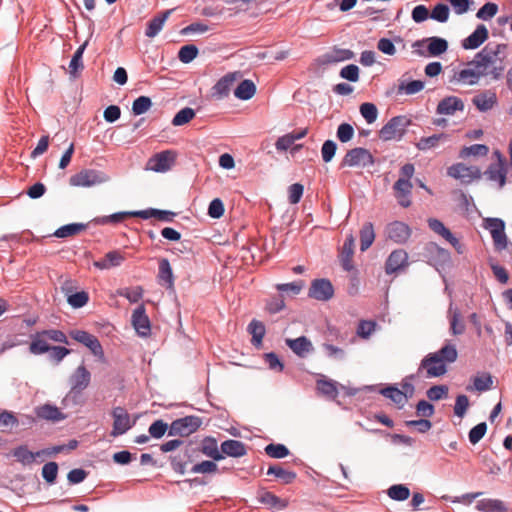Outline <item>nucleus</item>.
I'll list each match as a JSON object with an SVG mask.
<instances>
[{
    "instance_id": "f257e3e1",
    "label": "nucleus",
    "mask_w": 512,
    "mask_h": 512,
    "mask_svg": "<svg viewBox=\"0 0 512 512\" xmlns=\"http://www.w3.org/2000/svg\"><path fill=\"white\" fill-rule=\"evenodd\" d=\"M507 44L488 43L481 51L475 54L468 66L475 67L480 78L490 77L492 80H499L503 76L504 58Z\"/></svg>"
},
{
    "instance_id": "f03ea898",
    "label": "nucleus",
    "mask_w": 512,
    "mask_h": 512,
    "mask_svg": "<svg viewBox=\"0 0 512 512\" xmlns=\"http://www.w3.org/2000/svg\"><path fill=\"white\" fill-rule=\"evenodd\" d=\"M458 352L456 346L450 342L446 343L436 352L428 353L421 360L417 373L425 371L426 378H438L448 372V366L457 360Z\"/></svg>"
},
{
    "instance_id": "7ed1b4c3",
    "label": "nucleus",
    "mask_w": 512,
    "mask_h": 512,
    "mask_svg": "<svg viewBox=\"0 0 512 512\" xmlns=\"http://www.w3.org/2000/svg\"><path fill=\"white\" fill-rule=\"evenodd\" d=\"M410 125V120L406 116L392 117L379 131V136L384 141L400 140L407 127Z\"/></svg>"
},
{
    "instance_id": "20e7f679",
    "label": "nucleus",
    "mask_w": 512,
    "mask_h": 512,
    "mask_svg": "<svg viewBox=\"0 0 512 512\" xmlns=\"http://www.w3.org/2000/svg\"><path fill=\"white\" fill-rule=\"evenodd\" d=\"M107 181H109V176L95 169H83L69 179L70 185L75 187H92Z\"/></svg>"
},
{
    "instance_id": "39448f33",
    "label": "nucleus",
    "mask_w": 512,
    "mask_h": 512,
    "mask_svg": "<svg viewBox=\"0 0 512 512\" xmlns=\"http://www.w3.org/2000/svg\"><path fill=\"white\" fill-rule=\"evenodd\" d=\"M202 425V419L198 416L188 415L174 420L170 426L169 436L188 437L196 432Z\"/></svg>"
},
{
    "instance_id": "423d86ee",
    "label": "nucleus",
    "mask_w": 512,
    "mask_h": 512,
    "mask_svg": "<svg viewBox=\"0 0 512 512\" xmlns=\"http://www.w3.org/2000/svg\"><path fill=\"white\" fill-rule=\"evenodd\" d=\"M69 336L76 342L87 347L99 361H106L103 347L96 336L80 329H74L69 331Z\"/></svg>"
},
{
    "instance_id": "0eeeda50",
    "label": "nucleus",
    "mask_w": 512,
    "mask_h": 512,
    "mask_svg": "<svg viewBox=\"0 0 512 512\" xmlns=\"http://www.w3.org/2000/svg\"><path fill=\"white\" fill-rule=\"evenodd\" d=\"M375 164V159L369 150L356 147L350 149L345 154L341 162V167H368Z\"/></svg>"
},
{
    "instance_id": "6e6552de",
    "label": "nucleus",
    "mask_w": 512,
    "mask_h": 512,
    "mask_svg": "<svg viewBox=\"0 0 512 512\" xmlns=\"http://www.w3.org/2000/svg\"><path fill=\"white\" fill-rule=\"evenodd\" d=\"M483 227L488 230L497 250L501 251L507 248L508 238L505 233V222L500 218H485Z\"/></svg>"
},
{
    "instance_id": "1a4fd4ad",
    "label": "nucleus",
    "mask_w": 512,
    "mask_h": 512,
    "mask_svg": "<svg viewBox=\"0 0 512 512\" xmlns=\"http://www.w3.org/2000/svg\"><path fill=\"white\" fill-rule=\"evenodd\" d=\"M447 175L460 180L463 184H470L475 179L481 178V171L476 166H466L463 163H456L447 169Z\"/></svg>"
},
{
    "instance_id": "9d476101",
    "label": "nucleus",
    "mask_w": 512,
    "mask_h": 512,
    "mask_svg": "<svg viewBox=\"0 0 512 512\" xmlns=\"http://www.w3.org/2000/svg\"><path fill=\"white\" fill-rule=\"evenodd\" d=\"M111 415L113 417V427L110 433L112 437L125 434L135 424V421L131 420L129 413L123 407L113 408Z\"/></svg>"
},
{
    "instance_id": "9b49d317",
    "label": "nucleus",
    "mask_w": 512,
    "mask_h": 512,
    "mask_svg": "<svg viewBox=\"0 0 512 512\" xmlns=\"http://www.w3.org/2000/svg\"><path fill=\"white\" fill-rule=\"evenodd\" d=\"M71 394H81L91 382V373L82 363L69 376Z\"/></svg>"
},
{
    "instance_id": "f8f14e48",
    "label": "nucleus",
    "mask_w": 512,
    "mask_h": 512,
    "mask_svg": "<svg viewBox=\"0 0 512 512\" xmlns=\"http://www.w3.org/2000/svg\"><path fill=\"white\" fill-rule=\"evenodd\" d=\"M308 296L317 301L326 302L334 296V287L326 278L315 279L311 282Z\"/></svg>"
},
{
    "instance_id": "ddd939ff",
    "label": "nucleus",
    "mask_w": 512,
    "mask_h": 512,
    "mask_svg": "<svg viewBox=\"0 0 512 512\" xmlns=\"http://www.w3.org/2000/svg\"><path fill=\"white\" fill-rule=\"evenodd\" d=\"M424 42L427 43V51L426 52L418 51L419 55H421V56L436 57V56H440V55L444 54L448 50L447 40L444 38H441V37H437V36L428 37L422 41L418 40V41L414 42L412 46L414 48H416V47L421 46L422 43H424Z\"/></svg>"
},
{
    "instance_id": "4468645a",
    "label": "nucleus",
    "mask_w": 512,
    "mask_h": 512,
    "mask_svg": "<svg viewBox=\"0 0 512 512\" xmlns=\"http://www.w3.org/2000/svg\"><path fill=\"white\" fill-rule=\"evenodd\" d=\"M176 153L172 150H165L150 158L148 164L155 172H167L175 163Z\"/></svg>"
},
{
    "instance_id": "2eb2a0df",
    "label": "nucleus",
    "mask_w": 512,
    "mask_h": 512,
    "mask_svg": "<svg viewBox=\"0 0 512 512\" xmlns=\"http://www.w3.org/2000/svg\"><path fill=\"white\" fill-rule=\"evenodd\" d=\"M408 266V254L403 249H396L390 253L385 262V273L392 275L404 270Z\"/></svg>"
},
{
    "instance_id": "dca6fc26",
    "label": "nucleus",
    "mask_w": 512,
    "mask_h": 512,
    "mask_svg": "<svg viewBox=\"0 0 512 512\" xmlns=\"http://www.w3.org/2000/svg\"><path fill=\"white\" fill-rule=\"evenodd\" d=\"M427 222L429 228L449 242L458 254H462L464 252V246L440 220L436 218H429Z\"/></svg>"
},
{
    "instance_id": "f3484780",
    "label": "nucleus",
    "mask_w": 512,
    "mask_h": 512,
    "mask_svg": "<svg viewBox=\"0 0 512 512\" xmlns=\"http://www.w3.org/2000/svg\"><path fill=\"white\" fill-rule=\"evenodd\" d=\"M132 325L137 334L141 337H147L151 333L150 320L146 314L144 305H139L132 314Z\"/></svg>"
},
{
    "instance_id": "a211bd4d",
    "label": "nucleus",
    "mask_w": 512,
    "mask_h": 512,
    "mask_svg": "<svg viewBox=\"0 0 512 512\" xmlns=\"http://www.w3.org/2000/svg\"><path fill=\"white\" fill-rule=\"evenodd\" d=\"M386 233L393 242L403 244L410 238L411 229L403 222L394 221L387 226Z\"/></svg>"
},
{
    "instance_id": "6ab92c4d",
    "label": "nucleus",
    "mask_w": 512,
    "mask_h": 512,
    "mask_svg": "<svg viewBox=\"0 0 512 512\" xmlns=\"http://www.w3.org/2000/svg\"><path fill=\"white\" fill-rule=\"evenodd\" d=\"M488 29L484 24L477 25L476 29L462 40V47L466 50L479 48L488 39Z\"/></svg>"
},
{
    "instance_id": "aec40b11",
    "label": "nucleus",
    "mask_w": 512,
    "mask_h": 512,
    "mask_svg": "<svg viewBox=\"0 0 512 512\" xmlns=\"http://www.w3.org/2000/svg\"><path fill=\"white\" fill-rule=\"evenodd\" d=\"M240 76L238 72L228 73L221 77L213 86V95L218 99L227 97L230 93L231 87L237 78Z\"/></svg>"
},
{
    "instance_id": "412c9836",
    "label": "nucleus",
    "mask_w": 512,
    "mask_h": 512,
    "mask_svg": "<svg viewBox=\"0 0 512 512\" xmlns=\"http://www.w3.org/2000/svg\"><path fill=\"white\" fill-rule=\"evenodd\" d=\"M354 248H355L354 236L352 234H349L343 243L341 256H340L342 268L348 272H350L354 269V265H353Z\"/></svg>"
},
{
    "instance_id": "4be33fe9",
    "label": "nucleus",
    "mask_w": 512,
    "mask_h": 512,
    "mask_svg": "<svg viewBox=\"0 0 512 512\" xmlns=\"http://www.w3.org/2000/svg\"><path fill=\"white\" fill-rule=\"evenodd\" d=\"M472 103L480 112H487L497 104V95L492 90H485L475 95Z\"/></svg>"
},
{
    "instance_id": "5701e85b",
    "label": "nucleus",
    "mask_w": 512,
    "mask_h": 512,
    "mask_svg": "<svg viewBox=\"0 0 512 512\" xmlns=\"http://www.w3.org/2000/svg\"><path fill=\"white\" fill-rule=\"evenodd\" d=\"M464 107V102L460 98L448 96L438 103L436 112L441 115H454L456 111H463Z\"/></svg>"
},
{
    "instance_id": "b1692460",
    "label": "nucleus",
    "mask_w": 512,
    "mask_h": 512,
    "mask_svg": "<svg viewBox=\"0 0 512 512\" xmlns=\"http://www.w3.org/2000/svg\"><path fill=\"white\" fill-rule=\"evenodd\" d=\"M486 178L498 184V187L501 189L504 187L506 183V165L504 163L496 162L489 165L488 169L484 172Z\"/></svg>"
},
{
    "instance_id": "393cba45",
    "label": "nucleus",
    "mask_w": 512,
    "mask_h": 512,
    "mask_svg": "<svg viewBox=\"0 0 512 512\" xmlns=\"http://www.w3.org/2000/svg\"><path fill=\"white\" fill-rule=\"evenodd\" d=\"M45 452V450L32 452L26 445H20L12 450V456L22 465L28 466L34 463L37 457L44 455Z\"/></svg>"
},
{
    "instance_id": "a878e982",
    "label": "nucleus",
    "mask_w": 512,
    "mask_h": 512,
    "mask_svg": "<svg viewBox=\"0 0 512 512\" xmlns=\"http://www.w3.org/2000/svg\"><path fill=\"white\" fill-rule=\"evenodd\" d=\"M172 12V9H168L153 17L147 23L145 36L148 38H154L155 36H157L159 32L163 29L165 22L167 21Z\"/></svg>"
},
{
    "instance_id": "bb28decb",
    "label": "nucleus",
    "mask_w": 512,
    "mask_h": 512,
    "mask_svg": "<svg viewBox=\"0 0 512 512\" xmlns=\"http://www.w3.org/2000/svg\"><path fill=\"white\" fill-rule=\"evenodd\" d=\"M286 345L299 357H305L313 350L311 341L306 336L295 339H286Z\"/></svg>"
},
{
    "instance_id": "cd10ccee",
    "label": "nucleus",
    "mask_w": 512,
    "mask_h": 512,
    "mask_svg": "<svg viewBox=\"0 0 512 512\" xmlns=\"http://www.w3.org/2000/svg\"><path fill=\"white\" fill-rule=\"evenodd\" d=\"M221 452L223 456L239 458L247 454V449L243 442L229 439L221 443Z\"/></svg>"
},
{
    "instance_id": "c85d7f7f",
    "label": "nucleus",
    "mask_w": 512,
    "mask_h": 512,
    "mask_svg": "<svg viewBox=\"0 0 512 512\" xmlns=\"http://www.w3.org/2000/svg\"><path fill=\"white\" fill-rule=\"evenodd\" d=\"M92 35H93V32L90 33L89 38L82 45H80L77 48V50L75 51V53L72 56V59L69 63V72H70L71 76H73V77H76L78 75L79 71L83 70V68H84L82 58H83L85 49L88 46L89 39L92 37Z\"/></svg>"
},
{
    "instance_id": "c756f323",
    "label": "nucleus",
    "mask_w": 512,
    "mask_h": 512,
    "mask_svg": "<svg viewBox=\"0 0 512 512\" xmlns=\"http://www.w3.org/2000/svg\"><path fill=\"white\" fill-rule=\"evenodd\" d=\"M124 260V256L119 251L113 250L108 252L103 259L95 261L94 266L101 270H107L120 266Z\"/></svg>"
},
{
    "instance_id": "7c9ffc66",
    "label": "nucleus",
    "mask_w": 512,
    "mask_h": 512,
    "mask_svg": "<svg viewBox=\"0 0 512 512\" xmlns=\"http://www.w3.org/2000/svg\"><path fill=\"white\" fill-rule=\"evenodd\" d=\"M448 140V135L445 133L433 134L428 137H422L415 144L416 148L420 151L427 152L435 149L441 142Z\"/></svg>"
},
{
    "instance_id": "2f4dec72",
    "label": "nucleus",
    "mask_w": 512,
    "mask_h": 512,
    "mask_svg": "<svg viewBox=\"0 0 512 512\" xmlns=\"http://www.w3.org/2000/svg\"><path fill=\"white\" fill-rule=\"evenodd\" d=\"M158 280L161 285L170 289L174 286V275L168 259L163 258L159 261Z\"/></svg>"
},
{
    "instance_id": "473e14b6",
    "label": "nucleus",
    "mask_w": 512,
    "mask_h": 512,
    "mask_svg": "<svg viewBox=\"0 0 512 512\" xmlns=\"http://www.w3.org/2000/svg\"><path fill=\"white\" fill-rule=\"evenodd\" d=\"M50 345L46 337L42 335L41 331L31 335V342L29 345V352L33 355H42L50 351Z\"/></svg>"
},
{
    "instance_id": "72a5a7b5",
    "label": "nucleus",
    "mask_w": 512,
    "mask_h": 512,
    "mask_svg": "<svg viewBox=\"0 0 512 512\" xmlns=\"http://www.w3.org/2000/svg\"><path fill=\"white\" fill-rule=\"evenodd\" d=\"M191 458V449H186L183 453L171 457L170 463L172 469L180 475L185 474L187 464L192 461Z\"/></svg>"
},
{
    "instance_id": "f704fd0d",
    "label": "nucleus",
    "mask_w": 512,
    "mask_h": 512,
    "mask_svg": "<svg viewBox=\"0 0 512 512\" xmlns=\"http://www.w3.org/2000/svg\"><path fill=\"white\" fill-rule=\"evenodd\" d=\"M480 79L481 78L473 66H468V68L460 70L455 73L453 78L454 81L467 85H476L479 83Z\"/></svg>"
},
{
    "instance_id": "c9c22d12",
    "label": "nucleus",
    "mask_w": 512,
    "mask_h": 512,
    "mask_svg": "<svg viewBox=\"0 0 512 512\" xmlns=\"http://www.w3.org/2000/svg\"><path fill=\"white\" fill-rule=\"evenodd\" d=\"M247 330L252 336V345L259 348L266 333L265 325L261 321L253 319L249 323Z\"/></svg>"
},
{
    "instance_id": "e433bc0d",
    "label": "nucleus",
    "mask_w": 512,
    "mask_h": 512,
    "mask_svg": "<svg viewBox=\"0 0 512 512\" xmlns=\"http://www.w3.org/2000/svg\"><path fill=\"white\" fill-rule=\"evenodd\" d=\"M449 320H450V332L452 335L457 336L465 332V324L462 320L461 313L457 308H453L450 304L449 307Z\"/></svg>"
},
{
    "instance_id": "4c0bfd02",
    "label": "nucleus",
    "mask_w": 512,
    "mask_h": 512,
    "mask_svg": "<svg viewBox=\"0 0 512 512\" xmlns=\"http://www.w3.org/2000/svg\"><path fill=\"white\" fill-rule=\"evenodd\" d=\"M201 451L205 456L213 459L214 461L224 459L221 450L218 449L217 441L212 437H206L203 440Z\"/></svg>"
},
{
    "instance_id": "58836bf2",
    "label": "nucleus",
    "mask_w": 512,
    "mask_h": 512,
    "mask_svg": "<svg viewBox=\"0 0 512 512\" xmlns=\"http://www.w3.org/2000/svg\"><path fill=\"white\" fill-rule=\"evenodd\" d=\"M256 93V86L252 80L245 79L234 90V95L240 100H249Z\"/></svg>"
},
{
    "instance_id": "ea45409f",
    "label": "nucleus",
    "mask_w": 512,
    "mask_h": 512,
    "mask_svg": "<svg viewBox=\"0 0 512 512\" xmlns=\"http://www.w3.org/2000/svg\"><path fill=\"white\" fill-rule=\"evenodd\" d=\"M37 416L39 418L51 421H60L65 418L58 407L50 404H45L37 409Z\"/></svg>"
},
{
    "instance_id": "a19ab883",
    "label": "nucleus",
    "mask_w": 512,
    "mask_h": 512,
    "mask_svg": "<svg viewBox=\"0 0 512 512\" xmlns=\"http://www.w3.org/2000/svg\"><path fill=\"white\" fill-rule=\"evenodd\" d=\"M375 240L374 227L371 222H366L360 230V250L366 251Z\"/></svg>"
},
{
    "instance_id": "79ce46f5",
    "label": "nucleus",
    "mask_w": 512,
    "mask_h": 512,
    "mask_svg": "<svg viewBox=\"0 0 512 512\" xmlns=\"http://www.w3.org/2000/svg\"><path fill=\"white\" fill-rule=\"evenodd\" d=\"M267 475H274L284 484L292 483L296 478V473L286 470L279 465H272L267 470Z\"/></svg>"
},
{
    "instance_id": "37998d69",
    "label": "nucleus",
    "mask_w": 512,
    "mask_h": 512,
    "mask_svg": "<svg viewBox=\"0 0 512 512\" xmlns=\"http://www.w3.org/2000/svg\"><path fill=\"white\" fill-rule=\"evenodd\" d=\"M87 228V224L83 223H70L63 225L54 232V236L57 238H67L76 235Z\"/></svg>"
},
{
    "instance_id": "c03bdc74",
    "label": "nucleus",
    "mask_w": 512,
    "mask_h": 512,
    "mask_svg": "<svg viewBox=\"0 0 512 512\" xmlns=\"http://www.w3.org/2000/svg\"><path fill=\"white\" fill-rule=\"evenodd\" d=\"M476 509L481 512H504L506 507L501 500L483 499L477 502Z\"/></svg>"
},
{
    "instance_id": "a18cd8bd",
    "label": "nucleus",
    "mask_w": 512,
    "mask_h": 512,
    "mask_svg": "<svg viewBox=\"0 0 512 512\" xmlns=\"http://www.w3.org/2000/svg\"><path fill=\"white\" fill-rule=\"evenodd\" d=\"M380 393L397 405L403 406L407 402L404 393L395 386L385 387L380 390Z\"/></svg>"
},
{
    "instance_id": "49530a36",
    "label": "nucleus",
    "mask_w": 512,
    "mask_h": 512,
    "mask_svg": "<svg viewBox=\"0 0 512 512\" xmlns=\"http://www.w3.org/2000/svg\"><path fill=\"white\" fill-rule=\"evenodd\" d=\"M258 499L260 503L270 508L283 509L286 507V504L283 500H281L278 496L268 491L262 492L259 495Z\"/></svg>"
},
{
    "instance_id": "de8ad7c7",
    "label": "nucleus",
    "mask_w": 512,
    "mask_h": 512,
    "mask_svg": "<svg viewBox=\"0 0 512 512\" xmlns=\"http://www.w3.org/2000/svg\"><path fill=\"white\" fill-rule=\"evenodd\" d=\"M489 152L488 146L484 144H473L463 147L459 153L460 158H468L470 156H486Z\"/></svg>"
},
{
    "instance_id": "09e8293b",
    "label": "nucleus",
    "mask_w": 512,
    "mask_h": 512,
    "mask_svg": "<svg viewBox=\"0 0 512 512\" xmlns=\"http://www.w3.org/2000/svg\"><path fill=\"white\" fill-rule=\"evenodd\" d=\"M387 495L395 501H405L410 496V490L403 484H395L388 488Z\"/></svg>"
},
{
    "instance_id": "8fccbe9b",
    "label": "nucleus",
    "mask_w": 512,
    "mask_h": 512,
    "mask_svg": "<svg viewBox=\"0 0 512 512\" xmlns=\"http://www.w3.org/2000/svg\"><path fill=\"white\" fill-rule=\"evenodd\" d=\"M317 390L324 396L334 399L338 395L337 383L332 380H318Z\"/></svg>"
},
{
    "instance_id": "3c124183",
    "label": "nucleus",
    "mask_w": 512,
    "mask_h": 512,
    "mask_svg": "<svg viewBox=\"0 0 512 512\" xmlns=\"http://www.w3.org/2000/svg\"><path fill=\"white\" fill-rule=\"evenodd\" d=\"M425 83L421 80H412L410 82H401L398 86V93L405 95H414L424 89Z\"/></svg>"
},
{
    "instance_id": "603ef678",
    "label": "nucleus",
    "mask_w": 512,
    "mask_h": 512,
    "mask_svg": "<svg viewBox=\"0 0 512 512\" xmlns=\"http://www.w3.org/2000/svg\"><path fill=\"white\" fill-rule=\"evenodd\" d=\"M195 111L190 107L179 110L172 119L173 126H183L195 117Z\"/></svg>"
},
{
    "instance_id": "864d4df0",
    "label": "nucleus",
    "mask_w": 512,
    "mask_h": 512,
    "mask_svg": "<svg viewBox=\"0 0 512 512\" xmlns=\"http://www.w3.org/2000/svg\"><path fill=\"white\" fill-rule=\"evenodd\" d=\"M450 15V9L447 4L438 3L434 6L430 13V18L440 23L448 21Z\"/></svg>"
},
{
    "instance_id": "5fc2aeb1",
    "label": "nucleus",
    "mask_w": 512,
    "mask_h": 512,
    "mask_svg": "<svg viewBox=\"0 0 512 512\" xmlns=\"http://www.w3.org/2000/svg\"><path fill=\"white\" fill-rule=\"evenodd\" d=\"M265 453L271 458L281 459L289 455V449L284 444H268L265 447Z\"/></svg>"
},
{
    "instance_id": "6e6d98bb",
    "label": "nucleus",
    "mask_w": 512,
    "mask_h": 512,
    "mask_svg": "<svg viewBox=\"0 0 512 512\" xmlns=\"http://www.w3.org/2000/svg\"><path fill=\"white\" fill-rule=\"evenodd\" d=\"M493 384L492 376L489 373H484L480 376H476L473 379V389L478 392H485L491 389Z\"/></svg>"
},
{
    "instance_id": "4d7b16f0",
    "label": "nucleus",
    "mask_w": 512,
    "mask_h": 512,
    "mask_svg": "<svg viewBox=\"0 0 512 512\" xmlns=\"http://www.w3.org/2000/svg\"><path fill=\"white\" fill-rule=\"evenodd\" d=\"M127 217H131L130 211L117 212L111 215L97 217L94 219L96 224L105 225L109 223H119Z\"/></svg>"
},
{
    "instance_id": "13d9d810",
    "label": "nucleus",
    "mask_w": 512,
    "mask_h": 512,
    "mask_svg": "<svg viewBox=\"0 0 512 512\" xmlns=\"http://www.w3.org/2000/svg\"><path fill=\"white\" fill-rule=\"evenodd\" d=\"M354 58V52L349 49L335 48L330 54L327 55L329 62H342Z\"/></svg>"
},
{
    "instance_id": "bf43d9fd",
    "label": "nucleus",
    "mask_w": 512,
    "mask_h": 512,
    "mask_svg": "<svg viewBox=\"0 0 512 512\" xmlns=\"http://www.w3.org/2000/svg\"><path fill=\"white\" fill-rule=\"evenodd\" d=\"M360 114L368 124H372L377 119L378 110L373 103L365 102L360 105Z\"/></svg>"
},
{
    "instance_id": "052dcab7",
    "label": "nucleus",
    "mask_w": 512,
    "mask_h": 512,
    "mask_svg": "<svg viewBox=\"0 0 512 512\" xmlns=\"http://www.w3.org/2000/svg\"><path fill=\"white\" fill-rule=\"evenodd\" d=\"M304 286H305V283L303 280H296L291 283L277 284L276 289L279 292H286V293H290L293 296H296L302 291Z\"/></svg>"
},
{
    "instance_id": "680f3d73",
    "label": "nucleus",
    "mask_w": 512,
    "mask_h": 512,
    "mask_svg": "<svg viewBox=\"0 0 512 512\" xmlns=\"http://www.w3.org/2000/svg\"><path fill=\"white\" fill-rule=\"evenodd\" d=\"M152 106V101L147 96H140L136 98L132 104V112L134 115H141L146 113Z\"/></svg>"
},
{
    "instance_id": "e2e57ef3",
    "label": "nucleus",
    "mask_w": 512,
    "mask_h": 512,
    "mask_svg": "<svg viewBox=\"0 0 512 512\" xmlns=\"http://www.w3.org/2000/svg\"><path fill=\"white\" fill-rule=\"evenodd\" d=\"M498 12V5L493 2L485 3L476 13L478 19L488 21L492 19Z\"/></svg>"
},
{
    "instance_id": "0e129e2a",
    "label": "nucleus",
    "mask_w": 512,
    "mask_h": 512,
    "mask_svg": "<svg viewBox=\"0 0 512 512\" xmlns=\"http://www.w3.org/2000/svg\"><path fill=\"white\" fill-rule=\"evenodd\" d=\"M198 55V48L195 45L182 46L178 52V58L182 63H190Z\"/></svg>"
},
{
    "instance_id": "69168bd1",
    "label": "nucleus",
    "mask_w": 512,
    "mask_h": 512,
    "mask_svg": "<svg viewBox=\"0 0 512 512\" xmlns=\"http://www.w3.org/2000/svg\"><path fill=\"white\" fill-rule=\"evenodd\" d=\"M118 294L125 297L131 303H137L143 297V289L141 286L124 288L119 290Z\"/></svg>"
},
{
    "instance_id": "338daca9",
    "label": "nucleus",
    "mask_w": 512,
    "mask_h": 512,
    "mask_svg": "<svg viewBox=\"0 0 512 512\" xmlns=\"http://www.w3.org/2000/svg\"><path fill=\"white\" fill-rule=\"evenodd\" d=\"M58 474V465L56 462H48L42 467V477L49 484H54Z\"/></svg>"
},
{
    "instance_id": "774afa93",
    "label": "nucleus",
    "mask_w": 512,
    "mask_h": 512,
    "mask_svg": "<svg viewBox=\"0 0 512 512\" xmlns=\"http://www.w3.org/2000/svg\"><path fill=\"white\" fill-rule=\"evenodd\" d=\"M338 140L342 143L349 142L354 136V128L349 123H341L336 132Z\"/></svg>"
}]
</instances>
